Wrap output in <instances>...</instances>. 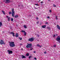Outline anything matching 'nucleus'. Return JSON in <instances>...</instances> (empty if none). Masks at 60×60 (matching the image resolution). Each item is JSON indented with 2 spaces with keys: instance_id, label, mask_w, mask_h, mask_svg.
<instances>
[{
  "instance_id": "nucleus-1",
  "label": "nucleus",
  "mask_w": 60,
  "mask_h": 60,
  "mask_svg": "<svg viewBox=\"0 0 60 60\" xmlns=\"http://www.w3.org/2000/svg\"><path fill=\"white\" fill-rule=\"evenodd\" d=\"M9 45L11 47H15V45L14 44V42H9Z\"/></svg>"
},
{
  "instance_id": "nucleus-2",
  "label": "nucleus",
  "mask_w": 60,
  "mask_h": 60,
  "mask_svg": "<svg viewBox=\"0 0 60 60\" xmlns=\"http://www.w3.org/2000/svg\"><path fill=\"white\" fill-rule=\"evenodd\" d=\"M32 44H28L26 46V48H30V49L32 48Z\"/></svg>"
},
{
  "instance_id": "nucleus-3",
  "label": "nucleus",
  "mask_w": 60,
  "mask_h": 60,
  "mask_svg": "<svg viewBox=\"0 0 60 60\" xmlns=\"http://www.w3.org/2000/svg\"><path fill=\"white\" fill-rule=\"evenodd\" d=\"M12 16L13 17H14V14H15V12H14V9L13 8L12 9Z\"/></svg>"
},
{
  "instance_id": "nucleus-4",
  "label": "nucleus",
  "mask_w": 60,
  "mask_h": 60,
  "mask_svg": "<svg viewBox=\"0 0 60 60\" xmlns=\"http://www.w3.org/2000/svg\"><path fill=\"white\" fill-rule=\"evenodd\" d=\"M34 38H31L29 39L28 40L29 41H30V42H32L33 41H34Z\"/></svg>"
},
{
  "instance_id": "nucleus-5",
  "label": "nucleus",
  "mask_w": 60,
  "mask_h": 60,
  "mask_svg": "<svg viewBox=\"0 0 60 60\" xmlns=\"http://www.w3.org/2000/svg\"><path fill=\"white\" fill-rule=\"evenodd\" d=\"M0 44L2 45V44H5V43H4V41L3 40H1L0 42Z\"/></svg>"
},
{
  "instance_id": "nucleus-6",
  "label": "nucleus",
  "mask_w": 60,
  "mask_h": 60,
  "mask_svg": "<svg viewBox=\"0 0 60 60\" xmlns=\"http://www.w3.org/2000/svg\"><path fill=\"white\" fill-rule=\"evenodd\" d=\"M56 40L57 41H60V37H59V36H58L57 38L56 39Z\"/></svg>"
},
{
  "instance_id": "nucleus-7",
  "label": "nucleus",
  "mask_w": 60,
  "mask_h": 60,
  "mask_svg": "<svg viewBox=\"0 0 60 60\" xmlns=\"http://www.w3.org/2000/svg\"><path fill=\"white\" fill-rule=\"evenodd\" d=\"M8 52L9 54H12V51L11 50H8Z\"/></svg>"
},
{
  "instance_id": "nucleus-8",
  "label": "nucleus",
  "mask_w": 60,
  "mask_h": 60,
  "mask_svg": "<svg viewBox=\"0 0 60 60\" xmlns=\"http://www.w3.org/2000/svg\"><path fill=\"white\" fill-rule=\"evenodd\" d=\"M6 18H8V21H10V19H11V18H10V17H9L7 15L6 16Z\"/></svg>"
},
{
  "instance_id": "nucleus-9",
  "label": "nucleus",
  "mask_w": 60,
  "mask_h": 60,
  "mask_svg": "<svg viewBox=\"0 0 60 60\" xmlns=\"http://www.w3.org/2000/svg\"><path fill=\"white\" fill-rule=\"evenodd\" d=\"M6 2H5V3L6 4L7 3H9L10 2H11V1L10 0H6Z\"/></svg>"
},
{
  "instance_id": "nucleus-10",
  "label": "nucleus",
  "mask_w": 60,
  "mask_h": 60,
  "mask_svg": "<svg viewBox=\"0 0 60 60\" xmlns=\"http://www.w3.org/2000/svg\"><path fill=\"white\" fill-rule=\"evenodd\" d=\"M57 27L59 30H60V26L58 25H57Z\"/></svg>"
},
{
  "instance_id": "nucleus-11",
  "label": "nucleus",
  "mask_w": 60,
  "mask_h": 60,
  "mask_svg": "<svg viewBox=\"0 0 60 60\" xmlns=\"http://www.w3.org/2000/svg\"><path fill=\"white\" fill-rule=\"evenodd\" d=\"M11 34H12V36L14 37V36H15V35L14 33H13V32H11Z\"/></svg>"
},
{
  "instance_id": "nucleus-12",
  "label": "nucleus",
  "mask_w": 60,
  "mask_h": 60,
  "mask_svg": "<svg viewBox=\"0 0 60 60\" xmlns=\"http://www.w3.org/2000/svg\"><path fill=\"white\" fill-rule=\"evenodd\" d=\"M36 46L37 47H39L40 48H41V45H40L39 44H38L36 45Z\"/></svg>"
},
{
  "instance_id": "nucleus-13",
  "label": "nucleus",
  "mask_w": 60,
  "mask_h": 60,
  "mask_svg": "<svg viewBox=\"0 0 60 60\" xmlns=\"http://www.w3.org/2000/svg\"><path fill=\"white\" fill-rule=\"evenodd\" d=\"M22 59L26 58V57L24 56V55H22Z\"/></svg>"
},
{
  "instance_id": "nucleus-14",
  "label": "nucleus",
  "mask_w": 60,
  "mask_h": 60,
  "mask_svg": "<svg viewBox=\"0 0 60 60\" xmlns=\"http://www.w3.org/2000/svg\"><path fill=\"white\" fill-rule=\"evenodd\" d=\"M18 17H19V15H17L15 16H14V17L15 18H18Z\"/></svg>"
},
{
  "instance_id": "nucleus-15",
  "label": "nucleus",
  "mask_w": 60,
  "mask_h": 60,
  "mask_svg": "<svg viewBox=\"0 0 60 60\" xmlns=\"http://www.w3.org/2000/svg\"><path fill=\"white\" fill-rule=\"evenodd\" d=\"M15 37H19V34H18L16 33L15 35Z\"/></svg>"
},
{
  "instance_id": "nucleus-16",
  "label": "nucleus",
  "mask_w": 60,
  "mask_h": 60,
  "mask_svg": "<svg viewBox=\"0 0 60 60\" xmlns=\"http://www.w3.org/2000/svg\"><path fill=\"white\" fill-rule=\"evenodd\" d=\"M42 28H45V27H46V25L42 26Z\"/></svg>"
},
{
  "instance_id": "nucleus-17",
  "label": "nucleus",
  "mask_w": 60,
  "mask_h": 60,
  "mask_svg": "<svg viewBox=\"0 0 60 60\" xmlns=\"http://www.w3.org/2000/svg\"><path fill=\"white\" fill-rule=\"evenodd\" d=\"M3 26L2 23L1 22H0V27L1 26Z\"/></svg>"
},
{
  "instance_id": "nucleus-18",
  "label": "nucleus",
  "mask_w": 60,
  "mask_h": 60,
  "mask_svg": "<svg viewBox=\"0 0 60 60\" xmlns=\"http://www.w3.org/2000/svg\"><path fill=\"white\" fill-rule=\"evenodd\" d=\"M2 12H3V14H5V12H4V11L2 10Z\"/></svg>"
},
{
  "instance_id": "nucleus-19",
  "label": "nucleus",
  "mask_w": 60,
  "mask_h": 60,
  "mask_svg": "<svg viewBox=\"0 0 60 60\" xmlns=\"http://www.w3.org/2000/svg\"><path fill=\"white\" fill-rule=\"evenodd\" d=\"M29 54L28 53H27L26 55V56H29Z\"/></svg>"
},
{
  "instance_id": "nucleus-20",
  "label": "nucleus",
  "mask_w": 60,
  "mask_h": 60,
  "mask_svg": "<svg viewBox=\"0 0 60 60\" xmlns=\"http://www.w3.org/2000/svg\"><path fill=\"white\" fill-rule=\"evenodd\" d=\"M21 6V7H20V8H21L22 9V8H24V7L22 5Z\"/></svg>"
},
{
  "instance_id": "nucleus-21",
  "label": "nucleus",
  "mask_w": 60,
  "mask_h": 60,
  "mask_svg": "<svg viewBox=\"0 0 60 60\" xmlns=\"http://www.w3.org/2000/svg\"><path fill=\"white\" fill-rule=\"evenodd\" d=\"M55 17H56L55 18V19L56 20H57V19H58V18H57V16H56Z\"/></svg>"
},
{
  "instance_id": "nucleus-22",
  "label": "nucleus",
  "mask_w": 60,
  "mask_h": 60,
  "mask_svg": "<svg viewBox=\"0 0 60 60\" xmlns=\"http://www.w3.org/2000/svg\"><path fill=\"white\" fill-rule=\"evenodd\" d=\"M11 21H13V18H11Z\"/></svg>"
},
{
  "instance_id": "nucleus-23",
  "label": "nucleus",
  "mask_w": 60,
  "mask_h": 60,
  "mask_svg": "<svg viewBox=\"0 0 60 60\" xmlns=\"http://www.w3.org/2000/svg\"><path fill=\"white\" fill-rule=\"evenodd\" d=\"M21 32L22 33L23 32V33H25V31H24V30H22L21 31Z\"/></svg>"
},
{
  "instance_id": "nucleus-24",
  "label": "nucleus",
  "mask_w": 60,
  "mask_h": 60,
  "mask_svg": "<svg viewBox=\"0 0 60 60\" xmlns=\"http://www.w3.org/2000/svg\"><path fill=\"white\" fill-rule=\"evenodd\" d=\"M56 45H53V47H54L55 48L56 47Z\"/></svg>"
},
{
  "instance_id": "nucleus-25",
  "label": "nucleus",
  "mask_w": 60,
  "mask_h": 60,
  "mask_svg": "<svg viewBox=\"0 0 60 60\" xmlns=\"http://www.w3.org/2000/svg\"><path fill=\"white\" fill-rule=\"evenodd\" d=\"M24 27L25 28H26V25H24Z\"/></svg>"
},
{
  "instance_id": "nucleus-26",
  "label": "nucleus",
  "mask_w": 60,
  "mask_h": 60,
  "mask_svg": "<svg viewBox=\"0 0 60 60\" xmlns=\"http://www.w3.org/2000/svg\"><path fill=\"white\" fill-rule=\"evenodd\" d=\"M19 39H20V40H22V38H20V37H19Z\"/></svg>"
},
{
  "instance_id": "nucleus-27",
  "label": "nucleus",
  "mask_w": 60,
  "mask_h": 60,
  "mask_svg": "<svg viewBox=\"0 0 60 60\" xmlns=\"http://www.w3.org/2000/svg\"><path fill=\"white\" fill-rule=\"evenodd\" d=\"M53 7H56V5H55V4H53Z\"/></svg>"
},
{
  "instance_id": "nucleus-28",
  "label": "nucleus",
  "mask_w": 60,
  "mask_h": 60,
  "mask_svg": "<svg viewBox=\"0 0 60 60\" xmlns=\"http://www.w3.org/2000/svg\"><path fill=\"white\" fill-rule=\"evenodd\" d=\"M11 12H9V14H11Z\"/></svg>"
},
{
  "instance_id": "nucleus-29",
  "label": "nucleus",
  "mask_w": 60,
  "mask_h": 60,
  "mask_svg": "<svg viewBox=\"0 0 60 60\" xmlns=\"http://www.w3.org/2000/svg\"><path fill=\"white\" fill-rule=\"evenodd\" d=\"M24 35H26V32H24Z\"/></svg>"
},
{
  "instance_id": "nucleus-30",
  "label": "nucleus",
  "mask_w": 60,
  "mask_h": 60,
  "mask_svg": "<svg viewBox=\"0 0 60 60\" xmlns=\"http://www.w3.org/2000/svg\"><path fill=\"white\" fill-rule=\"evenodd\" d=\"M31 56H29V59H30L31 58Z\"/></svg>"
},
{
  "instance_id": "nucleus-31",
  "label": "nucleus",
  "mask_w": 60,
  "mask_h": 60,
  "mask_svg": "<svg viewBox=\"0 0 60 60\" xmlns=\"http://www.w3.org/2000/svg\"><path fill=\"white\" fill-rule=\"evenodd\" d=\"M37 35L38 37H39V35L38 34H37Z\"/></svg>"
},
{
  "instance_id": "nucleus-32",
  "label": "nucleus",
  "mask_w": 60,
  "mask_h": 60,
  "mask_svg": "<svg viewBox=\"0 0 60 60\" xmlns=\"http://www.w3.org/2000/svg\"><path fill=\"white\" fill-rule=\"evenodd\" d=\"M35 5H37V6H38V4H35Z\"/></svg>"
},
{
  "instance_id": "nucleus-33",
  "label": "nucleus",
  "mask_w": 60,
  "mask_h": 60,
  "mask_svg": "<svg viewBox=\"0 0 60 60\" xmlns=\"http://www.w3.org/2000/svg\"><path fill=\"white\" fill-rule=\"evenodd\" d=\"M49 11L50 12H51V10H49Z\"/></svg>"
},
{
  "instance_id": "nucleus-34",
  "label": "nucleus",
  "mask_w": 60,
  "mask_h": 60,
  "mask_svg": "<svg viewBox=\"0 0 60 60\" xmlns=\"http://www.w3.org/2000/svg\"><path fill=\"white\" fill-rule=\"evenodd\" d=\"M47 53V52H44V54H46Z\"/></svg>"
},
{
  "instance_id": "nucleus-35",
  "label": "nucleus",
  "mask_w": 60,
  "mask_h": 60,
  "mask_svg": "<svg viewBox=\"0 0 60 60\" xmlns=\"http://www.w3.org/2000/svg\"><path fill=\"white\" fill-rule=\"evenodd\" d=\"M55 36H56V35H54L53 36V37H55Z\"/></svg>"
},
{
  "instance_id": "nucleus-36",
  "label": "nucleus",
  "mask_w": 60,
  "mask_h": 60,
  "mask_svg": "<svg viewBox=\"0 0 60 60\" xmlns=\"http://www.w3.org/2000/svg\"><path fill=\"white\" fill-rule=\"evenodd\" d=\"M33 49V48H32L30 49V50H32V49Z\"/></svg>"
},
{
  "instance_id": "nucleus-37",
  "label": "nucleus",
  "mask_w": 60,
  "mask_h": 60,
  "mask_svg": "<svg viewBox=\"0 0 60 60\" xmlns=\"http://www.w3.org/2000/svg\"><path fill=\"white\" fill-rule=\"evenodd\" d=\"M47 18L48 19H49V16H48L47 17Z\"/></svg>"
},
{
  "instance_id": "nucleus-38",
  "label": "nucleus",
  "mask_w": 60,
  "mask_h": 60,
  "mask_svg": "<svg viewBox=\"0 0 60 60\" xmlns=\"http://www.w3.org/2000/svg\"><path fill=\"white\" fill-rule=\"evenodd\" d=\"M34 59L35 60H36L37 59H36V58H34Z\"/></svg>"
},
{
  "instance_id": "nucleus-39",
  "label": "nucleus",
  "mask_w": 60,
  "mask_h": 60,
  "mask_svg": "<svg viewBox=\"0 0 60 60\" xmlns=\"http://www.w3.org/2000/svg\"><path fill=\"white\" fill-rule=\"evenodd\" d=\"M45 24H48V22H46V23H45Z\"/></svg>"
},
{
  "instance_id": "nucleus-40",
  "label": "nucleus",
  "mask_w": 60,
  "mask_h": 60,
  "mask_svg": "<svg viewBox=\"0 0 60 60\" xmlns=\"http://www.w3.org/2000/svg\"><path fill=\"white\" fill-rule=\"evenodd\" d=\"M34 53H36V52H35V51H34Z\"/></svg>"
},
{
  "instance_id": "nucleus-41",
  "label": "nucleus",
  "mask_w": 60,
  "mask_h": 60,
  "mask_svg": "<svg viewBox=\"0 0 60 60\" xmlns=\"http://www.w3.org/2000/svg\"><path fill=\"white\" fill-rule=\"evenodd\" d=\"M36 19H37L38 20V17H37L36 18Z\"/></svg>"
},
{
  "instance_id": "nucleus-42",
  "label": "nucleus",
  "mask_w": 60,
  "mask_h": 60,
  "mask_svg": "<svg viewBox=\"0 0 60 60\" xmlns=\"http://www.w3.org/2000/svg\"><path fill=\"white\" fill-rule=\"evenodd\" d=\"M56 36H57V35H58L57 34H56Z\"/></svg>"
},
{
  "instance_id": "nucleus-43",
  "label": "nucleus",
  "mask_w": 60,
  "mask_h": 60,
  "mask_svg": "<svg viewBox=\"0 0 60 60\" xmlns=\"http://www.w3.org/2000/svg\"><path fill=\"white\" fill-rule=\"evenodd\" d=\"M20 45H22V44H20Z\"/></svg>"
},
{
  "instance_id": "nucleus-44",
  "label": "nucleus",
  "mask_w": 60,
  "mask_h": 60,
  "mask_svg": "<svg viewBox=\"0 0 60 60\" xmlns=\"http://www.w3.org/2000/svg\"><path fill=\"white\" fill-rule=\"evenodd\" d=\"M41 4H42V3H43V2L41 1Z\"/></svg>"
},
{
  "instance_id": "nucleus-45",
  "label": "nucleus",
  "mask_w": 60,
  "mask_h": 60,
  "mask_svg": "<svg viewBox=\"0 0 60 60\" xmlns=\"http://www.w3.org/2000/svg\"><path fill=\"white\" fill-rule=\"evenodd\" d=\"M34 9H37V8H34Z\"/></svg>"
},
{
  "instance_id": "nucleus-46",
  "label": "nucleus",
  "mask_w": 60,
  "mask_h": 60,
  "mask_svg": "<svg viewBox=\"0 0 60 60\" xmlns=\"http://www.w3.org/2000/svg\"><path fill=\"white\" fill-rule=\"evenodd\" d=\"M37 24H38V23H39V22H37Z\"/></svg>"
},
{
  "instance_id": "nucleus-47",
  "label": "nucleus",
  "mask_w": 60,
  "mask_h": 60,
  "mask_svg": "<svg viewBox=\"0 0 60 60\" xmlns=\"http://www.w3.org/2000/svg\"><path fill=\"white\" fill-rule=\"evenodd\" d=\"M21 50H23V49H22V48L21 49Z\"/></svg>"
},
{
  "instance_id": "nucleus-48",
  "label": "nucleus",
  "mask_w": 60,
  "mask_h": 60,
  "mask_svg": "<svg viewBox=\"0 0 60 60\" xmlns=\"http://www.w3.org/2000/svg\"><path fill=\"white\" fill-rule=\"evenodd\" d=\"M49 27H47V28H48V29H49Z\"/></svg>"
},
{
  "instance_id": "nucleus-49",
  "label": "nucleus",
  "mask_w": 60,
  "mask_h": 60,
  "mask_svg": "<svg viewBox=\"0 0 60 60\" xmlns=\"http://www.w3.org/2000/svg\"><path fill=\"white\" fill-rule=\"evenodd\" d=\"M30 16H31V15H30L29 16L30 17Z\"/></svg>"
},
{
  "instance_id": "nucleus-50",
  "label": "nucleus",
  "mask_w": 60,
  "mask_h": 60,
  "mask_svg": "<svg viewBox=\"0 0 60 60\" xmlns=\"http://www.w3.org/2000/svg\"><path fill=\"white\" fill-rule=\"evenodd\" d=\"M19 6H20V5H19Z\"/></svg>"
},
{
  "instance_id": "nucleus-51",
  "label": "nucleus",
  "mask_w": 60,
  "mask_h": 60,
  "mask_svg": "<svg viewBox=\"0 0 60 60\" xmlns=\"http://www.w3.org/2000/svg\"><path fill=\"white\" fill-rule=\"evenodd\" d=\"M59 43H60V41H59Z\"/></svg>"
},
{
  "instance_id": "nucleus-52",
  "label": "nucleus",
  "mask_w": 60,
  "mask_h": 60,
  "mask_svg": "<svg viewBox=\"0 0 60 60\" xmlns=\"http://www.w3.org/2000/svg\"><path fill=\"white\" fill-rule=\"evenodd\" d=\"M50 1V0H48V1Z\"/></svg>"
},
{
  "instance_id": "nucleus-53",
  "label": "nucleus",
  "mask_w": 60,
  "mask_h": 60,
  "mask_svg": "<svg viewBox=\"0 0 60 60\" xmlns=\"http://www.w3.org/2000/svg\"><path fill=\"white\" fill-rule=\"evenodd\" d=\"M39 0V1H41V0Z\"/></svg>"
}]
</instances>
